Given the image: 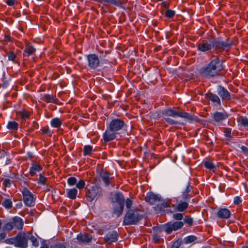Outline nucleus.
Returning a JSON list of instances; mask_svg holds the SVG:
<instances>
[{
  "label": "nucleus",
  "mask_w": 248,
  "mask_h": 248,
  "mask_svg": "<svg viewBox=\"0 0 248 248\" xmlns=\"http://www.w3.org/2000/svg\"><path fill=\"white\" fill-rule=\"evenodd\" d=\"M119 234L114 230L108 232L104 237L105 242L108 244L116 242L118 240Z\"/></svg>",
  "instance_id": "15"
},
{
  "label": "nucleus",
  "mask_w": 248,
  "mask_h": 248,
  "mask_svg": "<svg viewBox=\"0 0 248 248\" xmlns=\"http://www.w3.org/2000/svg\"><path fill=\"white\" fill-rule=\"evenodd\" d=\"M232 46V41L229 39L223 41L220 38H215L213 41L201 40L197 44L198 51L202 53L214 52L216 54L222 53L223 51H228Z\"/></svg>",
  "instance_id": "1"
},
{
  "label": "nucleus",
  "mask_w": 248,
  "mask_h": 248,
  "mask_svg": "<svg viewBox=\"0 0 248 248\" xmlns=\"http://www.w3.org/2000/svg\"><path fill=\"white\" fill-rule=\"evenodd\" d=\"M165 6L166 7H169V5H168V4H166V3H165Z\"/></svg>",
  "instance_id": "63"
},
{
  "label": "nucleus",
  "mask_w": 248,
  "mask_h": 248,
  "mask_svg": "<svg viewBox=\"0 0 248 248\" xmlns=\"http://www.w3.org/2000/svg\"><path fill=\"white\" fill-rule=\"evenodd\" d=\"M153 240L155 243H159L160 242V236L157 233L154 234L153 236Z\"/></svg>",
  "instance_id": "49"
},
{
  "label": "nucleus",
  "mask_w": 248,
  "mask_h": 248,
  "mask_svg": "<svg viewBox=\"0 0 248 248\" xmlns=\"http://www.w3.org/2000/svg\"><path fill=\"white\" fill-rule=\"evenodd\" d=\"M29 240L31 241L32 246L35 247H38L39 245V241L37 239L32 235V232H28Z\"/></svg>",
  "instance_id": "31"
},
{
  "label": "nucleus",
  "mask_w": 248,
  "mask_h": 248,
  "mask_svg": "<svg viewBox=\"0 0 248 248\" xmlns=\"http://www.w3.org/2000/svg\"><path fill=\"white\" fill-rule=\"evenodd\" d=\"M182 246L184 245H193L195 243L196 241L197 240V237L195 235H189L185 237L183 239H178Z\"/></svg>",
  "instance_id": "21"
},
{
  "label": "nucleus",
  "mask_w": 248,
  "mask_h": 248,
  "mask_svg": "<svg viewBox=\"0 0 248 248\" xmlns=\"http://www.w3.org/2000/svg\"><path fill=\"white\" fill-rule=\"evenodd\" d=\"M78 194V190L76 188L71 189H67L66 190L67 197L72 200L76 199L77 195Z\"/></svg>",
  "instance_id": "28"
},
{
  "label": "nucleus",
  "mask_w": 248,
  "mask_h": 248,
  "mask_svg": "<svg viewBox=\"0 0 248 248\" xmlns=\"http://www.w3.org/2000/svg\"><path fill=\"white\" fill-rule=\"evenodd\" d=\"M6 232H4L0 233V242L2 240H3L4 239H5V238L6 237Z\"/></svg>",
  "instance_id": "55"
},
{
  "label": "nucleus",
  "mask_w": 248,
  "mask_h": 248,
  "mask_svg": "<svg viewBox=\"0 0 248 248\" xmlns=\"http://www.w3.org/2000/svg\"><path fill=\"white\" fill-rule=\"evenodd\" d=\"M161 199V196L153 192H149L147 194L145 200L150 204L153 205L157 202H160Z\"/></svg>",
  "instance_id": "18"
},
{
  "label": "nucleus",
  "mask_w": 248,
  "mask_h": 248,
  "mask_svg": "<svg viewBox=\"0 0 248 248\" xmlns=\"http://www.w3.org/2000/svg\"><path fill=\"white\" fill-rule=\"evenodd\" d=\"M15 206H16V208L20 209V208H21L23 206V204L21 202H20L17 203L16 204Z\"/></svg>",
  "instance_id": "57"
},
{
  "label": "nucleus",
  "mask_w": 248,
  "mask_h": 248,
  "mask_svg": "<svg viewBox=\"0 0 248 248\" xmlns=\"http://www.w3.org/2000/svg\"><path fill=\"white\" fill-rule=\"evenodd\" d=\"M27 155L28 156V157L30 158V159H32V158L34 157V155H33V154L32 152H28L27 153Z\"/></svg>",
  "instance_id": "58"
},
{
  "label": "nucleus",
  "mask_w": 248,
  "mask_h": 248,
  "mask_svg": "<svg viewBox=\"0 0 248 248\" xmlns=\"http://www.w3.org/2000/svg\"><path fill=\"white\" fill-rule=\"evenodd\" d=\"M2 181H3V185L5 187H10L11 186L12 183L13 182V181L11 180L10 179L8 178H3L2 179Z\"/></svg>",
  "instance_id": "43"
},
{
  "label": "nucleus",
  "mask_w": 248,
  "mask_h": 248,
  "mask_svg": "<svg viewBox=\"0 0 248 248\" xmlns=\"http://www.w3.org/2000/svg\"><path fill=\"white\" fill-rule=\"evenodd\" d=\"M41 99L46 103H54L58 104L59 101L58 98L49 94H44L42 95Z\"/></svg>",
  "instance_id": "22"
},
{
  "label": "nucleus",
  "mask_w": 248,
  "mask_h": 248,
  "mask_svg": "<svg viewBox=\"0 0 248 248\" xmlns=\"http://www.w3.org/2000/svg\"><path fill=\"white\" fill-rule=\"evenodd\" d=\"M93 151V147L91 145H85L83 148V155L84 156L90 155Z\"/></svg>",
  "instance_id": "35"
},
{
  "label": "nucleus",
  "mask_w": 248,
  "mask_h": 248,
  "mask_svg": "<svg viewBox=\"0 0 248 248\" xmlns=\"http://www.w3.org/2000/svg\"><path fill=\"white\" fill-rule=\"evenodd\" d=\"M229 117L228 114L225 111L221 112L216 111L212 116L214 124L215 125L224 126L223 121L226 120Z\"/></svg>",
  "instance_id": "11"
},
{
  "label": "nucleus",
  "mask_w": 248,
  "mask_h": 248,
  "mask_svg": "<svg viewBox=\"0 0 248 248\" xmlns=\"http://www.w3.org/2000/svg\"><path fill=\"white\" fill-rule=\"evenodd\" d=\"M183 226L184 223L182 221L170 222L164 225V228L167 234H170L172 231H175L182 228Z\"/></svg>",
  "instance_id": "12"
},
{
  "label": "nucleus",
  "mask_w": 248,
  "mask_h": 248,
  "mask_svg": "<svg viewBox=\"0 0 248 248\" xmlns=\"http://www.w3.org/2000/svg\"><path fill=\"white\" fill-rule=\"evenodd\" d=\"M166 211H167L166 213H172V211L170 209H168V210H167Z\"/></svg>",
  "instance_id": "60"
},
{
  "label": "nucleus",
  "mask_w": 248,
  "mask_h": 248,
  "mask_svg": "<svg viewBox=\"0 0 248 248\" xmlns=\"http://www.w3.org/2000/svg\"><path fill=\"white\" fill-rule=\"evenodd\" d=\"M160 202H161L160 203L157 204L154 207V210L156 213H159L164 211L165 208L170 207V204L171 203V200L170 199H165L161 200V199Z\"/></svg>",
  "instance_id": "14"
},
{
  "label": "nucleus",
  "mask_w": 248,
  "mask_h": 248,
  "mask_svg": "<svg viewBox=\"0 0 248 248\" xmlns=\"http://www.w3.org/2000/svg\"><path fill=\"white\" fill-rule=\"evenodd\" d=\"M204 166L207 169L215 171L216 170V168L214 163L210 161H204L203 162Z\"/></svg>",
  "instance_id": "34"
},
{
  "label": "nucleus",
  "mask_w": 248,
  "mask_h": 248,
  "mask_svg": "<svg viewBox=\"0 0 248 248\" xmlns=\"http://www.w3.org/2000/svg\"><path fill=\"white\" fill-rule=\"evenodd\" d=\"M18 124L15 121H10L8 122L7 127L11 130H16L18 129Z\"/></svg>",
  "instance_id": "33"
},
{
  "label": "nucleus",
  "mask_w": 248,
  "mask_h": 248,
  "mask_svg": "<svg viewBox=\"0 0 248 248\" xmlns=\"http://www.w3.org/2000/svg\"><path fill=\"white\" fill-rule=\"evenodd\" d=\"M43 169L42 167L36 163H33L31 164L30 168V174L31 176H35L37 172H39Z\"/></svg>",
  "instance_id": "25"
},
{
  "label": "nucleus",
  "mask_w": 248,
  "mask_h": 248,
  "mask_svg": "<svg viewBox=\"0 0 248 248\" xmlns=\"http://www.w3.org/2000/svg\"><path fill=\"white\" fill-rule=\"evenodd\" d=\"M21 116L22 119H26L29 117V115L26 112H22Z\"/></svg>",
  "instance_id": "56"
},
{
  "label": "nucleus",
  "mask_w": 248,
  "mask_h": 248,
  "mask_svg": "<svg viewBox=\"0 0 248 248\" xmlns=\"http://www.w3.org/2000/svg\"><path fill=\"white\" fill-rule=\"evenodd\" d=\"M124 197L123 193L120 192L115 193L114 197L110 198L112 203L124 205Z\"/></svg>",
  "instance_id": "19"
},
{
  "label": "nucleus",
  "mask_w": 248,
  "mask_h": 248,
  "mask_svg": "<svg viewBox=\"0 0 248 248\" xmlns=\"http://www.w3.org/2000/svg\"><path fill=\"white\" fill-rule=\"evenodd\" d=\"M100 177L106 186H107L110 185L109 174L107 171L102 170L100 173Z\"/></svg>",
  "instance_id": "26"
},
{
  "label": "nucleus",
  "mask_w": 248,
  "mask_h": 248,
  "mask_svg": "<svg viewBox=\"0 0 248 248\" xmlns=\"http://www.w3.org/2000/svg\"><path fill=\"white\" fill-rule=\"evenodd\" d=\"M4 242L7 244L14 245V246L16 247V239H15V237L8 238L5 240Z\"/></svg>",
  "instance_id": "44"
},
{
  "label": "nucleus",
  "mask_w": 248,
  "mask_h": 248,
  "mask_svg": "<svg viewBox=\"0 0 248 248\" xmlns=\"http://www.w3.org/2000/svg\"><path fill=\"white\" fill-rule=\"evenodd\" d=\"M223 69L224 66L219 57L216 56L215 58L211 60L208 64L202 67L199 70V73L202 76L210 79L218 76Z\"/></svg>",
  "instance_id": "3"
},
{
  "label": "nucleus",
  "mask_w": 248,
  "mask_h": 248,
  "mask_svg": "<svg viewBox=\"0 0 248 248\" xmlns=\"http://www.w3.org/2000/svg\"><path fill=\"white\" fill-rule=\"evenodd\" d=\"M112 204L113 214L115 215L117 217H120L123 213L124 205H121L116 203Z\"/></svg>",
  "instance_id": "23"
},
{
  "label": "nucleus",
  "mask_w": 248,
  "mask_h": 248,
  "mask_svg": "<svg viewBox=\"0 0 248 248\" xmlns=\"http://www.w3.org/2000/svg\"><path fill=\"white\" fill-rule=\"evenodd\" d=\"M87 65L90 70L99 71L101 70V62L99 56L95 53H91L85 55Z\"/></svg>",
  "instance_id": "7"
},
{
  "label": "nucleus",
  "mask_w": 248,
  "mask_h": 248,
  "mask_svg": "<svg viewBox=\"0 0 248 248\" xmlns=\"http://www.w3.org/2000/svg\"><path fill=\"white\" fill-rule=\"evenodd\" d=\"M223 132L226 140L228 141L231 140L232 136V129L228 127H225L223 128Z\"/></svg>",
  "instance_id": "32"
},
{
  "label": "nucleus",
  "mask_w": 248,
  "mask_h": 248,
  "mask_svg": "<svg viewBox=\"0 0 248 248\" xmlns=\"http://www.w3.org/2000/svg\"><path fill=\"white\" fill-rule=\"evenodd\" d=\"M193 188V186L190 185L189 180H188L186 189L182 192L183 193L189 194L191 189Z\"/></svg>",
  "instance_id": "45"
},
{
  "label": "nucleus",
  "mask_w": 248,
  "mask_h": 248,
  "mask_svg": "<svg viewBox=\"0 0 248 248\" xmlns=\"http://www.w3.org/2000/svg\"><path fill=\"white\" fill-rule=\"evenodd\" d=\"M76 187L79 189H83L85 186V182L84 180L80 179L76 185Z\"/></svg>",
  "instance_id": "42"
},
{
  "label": "nucleus",
  "mask_w": 248,
  "mask_h": 248,
  "mask_svg": "<svg viewBox=\"0 0 248 248\" xmlns=\"http://www.w3.org/2000/svg\"><path fill=\"white\" fill-rule=\"evenodd\" d=\"M143 217L141 211L137 209H129L126 211L123 221V225L137 224Z\"/></svg>",
  "instance_id": "5"
},
{
  "label": "nucleus",
  "mask_w": 248,
  "mask_h": 248,
  "mask_svg": "<svg viewBox=\"0 0 248 248\" xmlns=\"http://www.w3.org/2000/svg\"><path fill=\"white\" fill-rule=\"evenodd\" d=\"M242 248H248V246H243Z\"/></svg>",
  "instance_id": "62"
},
{
  "label": "nucleus",
  "mask_w": 248,
  "mask_h": 248,
  "mask_svg": "<svg viewBox=\"0 0 248 248\" xmlns=\"http://www.w3.org/2000/svg\"><path fill=\"white\" fill-rule=\"evenodd\" d=\"M77 179L75 177H70L67 179V183L70 186H73L76 185Z\"/></svg>",
  "instance_id": "39"
},
{
  "label": "nucleus",
  "mask_w": 248,
  "mask_h": 248,
  "mask_svg": "<svg viewBox=\"0 0 248 248\" xmlns=\"http://www.w3.org/2000/svg\"><path fill=\"white\" fill-rule=\"evenodd\" d=\"M241 151L243 152V153L246 155H248V148H247V147L244 146V145H242L241 147Z\"/></svg>",
  "instance_id": "53"
},
{
  "label": "nucleus",
  "mask_w": 248,
  "mask_h": 248,
  "mask_svg": "<svg viewBox=\"0 0 248 248\" xmlns=\"http://www.w3.org/2000/svg\"><path fill=\"white\" fill-rule=\"evenodd\" d=\"M50 124L53 127L59 128L62 124V121L59 118H54L51 120Z\"/></svg>",
  "instance_id": "30"
},
{
  "label": "nucleus",
  "mask_w": 248,
  "mask_h": 248,
  "mask_svg": "<svg viewBox=\"0 0 248 248\" xmlns=\"http://www.w3.org/2000/svg\"><path fill=\"white\" fill-rule=\"evenodd\" d=\"M35 51L36 49L32 45L28 43L25 46L23 54V57H28L31 55H33L35 54Z\"/></svg>",
  "instance_id": "24"
},
{
  "label": "nucleus",
  "mask_w": 248,
  "mask_h": 248,
  "mask_svg": "<svg viewBox=\"0 0 248 248\" xmlns=\"http://www.w3.org/2000/svg\"><path fill=\"white\" fill-rule=\"evenodd\" d=\"M132 204H133V201L131 199L127 198L126 199L125 206H126V208L128 210L131 209V207Z\"/></svg>",
  "instance_id": "46"
},
{
  "label": "nucleus",
  "mask_w": 248,
  "mask_h": 248,
  "mask_svg": "<svg viewBox=\"0 0 248 248\" xmlns=\"http://www.w3.org/2000/svg\"><path fill=\"white\" fill-rule=\"evenodd\" d=\"M242 202L241 198L239 196H236L234 198L233 203L235 205H238Z\"/></svg>",
  "instance_id": "52"
},
{
  "label": "nucleus",
  "mask_w": 248,
  "mask_h": 248,
  "mask_svg": "<svg viewBox=\"0 0 248 248\" xmlns=\"http://www.w3.org/2000/svg\"><path fill=\"white\" fill-rule=\"evenodd\" d=\"M17 176H18L17 174H14V176H12V177H11V178H17Z\"/></svg>",
  "instance_id": "61"
},
{
  "label": "nucleus",
  "mask_w": 248,
  "mask_h": 248,
  "mask_svg": "<svg viewBox=\"0 0 248 248\" xmlns=\"http://www.w3.org/2000/svg\"><path fill=\"white\" fill-rule=\"evenodd\" d=\"M172 217L175 220H181L183 218V214L180 213L174 214Z\"/></svg>",
  "instance_id": "47"
},
{
  "label": "nucleus",
  "mask_w": 248,
  "mask_h": 248,
  "mask_svg": "<svg viewBox=\"0 0 248 248\" xmlns=\"http://www.w3.org/2000/svg\"><path fill=\"white\" fill-rule=\"evenodd\" d=\"M41 130L44 134H47L48 136H51V130L49 129L48 126L42 127Z\"/></svg>",
  "instance_id": "48"
},
{
  "label": "nucleus",
  "mask_w": 248,
  "mask_h": 248,
  "mask_svg": "<svg viewBox=\"0 0 248 248\" xmlns=\"http://www.w3.org/2000/svg\"><path fill=\"white\" fill-rule=\"evenodd\" d=\"M181 246H182V245L180 244V242H179V241L177 239L176 241H174L173 243L171 248H179V247H180Z\"/></svg>",
  "instance_id": "51"
},
{
  "label": "nucleus",
  "mask_w": 248,
  "mask_h": 248,
  "mask_svg": "<svg viewBox=\"0 0 248 248\" xmlns=\"http://www.w3.org/2000/svg\"><path fill=\"white\" fill-rule=\"evenodd\" d=\"M24 226L23 220L19 217L15 216L9 221L5 222L2 226V230L9 232L13 230L22 231Z\"/></svg>",
  "instance_id": "6"
},
{
  "label": "nucleus",
  "mask_w": 248,
  "mask_h": 248,
  "mask_svg": "<svg viewBox=\"0 0 248 248\" xmlns=\"http://www.w3.org/2000/svg\"><path fill=\"white\" fill-rule=\"evenodd\" d=\"M85 197L89 202H92L96 198L102 195V189L97 185L90 186L89 188L86 187Z\"/></svg>",
  "instance_id": "8"
},
{
  "label": "nucleus",
  "mask_w": 248,
  "mask_h": 248,
  "mask_svg": "<svg viewBox=\"0 0 248 248\" xmlns=\"http://www.w3.org/2000/svg\"><path fill=\"white\" fill-rule=\"evenodd\" d=\"M184 222L186 224H187L189 226L193 225V218L189 216H186L184 218Z\"/></svg>",
  "instance_id": "38"
},
{
  "label": "nucleus",
  "mask_w": 248,
  "mask_h": 248,
  "mask_svg": "<svg viewBox=\"0 0 248 248\" xmlns=\"http://www.w3.org/2000/svg\"><path fill=\"white\" fill-rule=\"evenodd\" d=\"M175 15V12L170 9H167L165 12V16L169 18L173 17Z\"/></svg>",
  "instance_id": "37"
},
{
  "label": "nucleus",
  "mask_w": 248,
  "mask_h": 248,
  "mask_svg": "<svg viewBox=\"0 0 248 248\" xmlns=\"http://www.w3.org/2000/svg\"><path fill=\"white\" fill-rule=\"evenodd\" d=\"M218 95L221 97L222 100L229 101L231 99L230 93L224 87L219 85L217 90Z\"/></svg>",
  "instance_id": "17"
},
{
  "label": "nucleus",
  "mask_w": 248,
  "mask_h": 248,
  "mask_svg": "<svg viewBox=\"0 0 248 248\" xmlns=\"http://www.w3.org/2000/svg\"><path fill=\"white\" fill-rule=\"evenodd\" d=\"M162 114L164 120L168 124L170 125H184V124L183 123H180L178 121H176L170 118V117L173 118L181 117L186 119L190 122H191L193 121H197V117L194 116V115H192L189 113L177 111L171 108L164 110L162 111Z\"/></svg>",
  "instance_id": "2"
},
{
  "label": "nucleus",
  "mask_w": 248,
  "mask_h": 248,
  "mask_svg": "<svg viewBox=\"0 0 248 248\" xmlns=\"http://www.w3.org/2000/svg\"><path fill=\"white\" fill-rule=\"evenodd\" d=\"M8 59L9 61L14 62L16 58V54L13 51H10L7 53Z\"/></svg>",
  "instance_id": "41"
},
{
  "label": "nucleus",
  "mask_w": 248,
  "mask_h": 248,
  "mask_svg": "<svg viewBox=\"0 0 248 248\" xmlns=\"http://www.w3.org/2000/svg\"><path fill=\"white\" fill-rule=\"evenodd\" d=\"M216 217L219 219H228L230 218L232 214L231 211L226 207H219L215 213Z\"/></svg>",
  "instance_id": "13"
},
{
  "label": "nucleus",
  "mask_w": 248,
  "mask_h": 248,
  "mask_svg": "<svg viewBox=\"0 0 248 248\" xmlns=\"http://www.w3.org/2000/svg\"><path fill=\"white\" fill-rule=\"evenodd\" d=\"M46 177H45L42 174H39V178L38 181V184L42 185H45L46 184Z\"/></svg>",
  "instance_id": "40"
},
{
  "label": "nucleus",
  "mask_w": 248,
  "mask_h": 248,
  "mask_svg": "<svg viewBox=\"0 0 248 248\" xmlns=\"http://www.w3.org/2000/svg\"><path fill=\"white\" fill-rule=\"evenodd\" d=\"M188 207V203L185 201L180 202L175 207V211L184 212Z\"/></svg>",
  "instance_id": "27"
},
{
  "label": "nucleus",
  "mask_w": 248,
  "mask_h": 248,
  "mask_svg": "<svg viewBox=\"0 0 248 248\" xmlns=\"http://www.w3.org/2000/svg\"><path fill=\"white\" fill-rule=\"evenodd\" d=\"M40 248H49V246L46 243H42Z\"/></svg>",
  "instance_id": "59"
},
{
  "label": "nucleus",
  "mask_w": 248,
  "mask_h": 248,
  "mask_svg": "<svg viewBox=\"0 0 248 248\" xmlns=\"http://www.w3.org/2000/svg\"><path fill=\"white\" fill-rule=\"evenodd\" d=\"M125 128H126V124L122 119H112L103 134V140L105 142H108L114 140L116 138V134Z\"/></svg>",
  "instance_id": "4"
},
{
  "label": "nucleus",
  "mask_w": 248,
  "mask_h": 248,
  "mask_svg": "<svg viewBox=\"0 0 248 248\" xmlns=\"http://www.w3.org/2000/svg\"><path fill=\"white\" fill-rule=\"evenodd\" d=\"M202 248H205V247H202Z\"/></svg>",
  "instance_id": "64"
},
{
  "label": "nucleus",
  "mask_w": 248,
  "mask_h": 248,
  "mask_svg": "<svg viewBox=\"0 0 248 248\" xmlns=\"http://www.w3.org/2000/svg\"><path fill=\"white\" fill-rule=\"evenodd\" d=\"M28 232H19L15 236L16 239V247L19 248H27L29 240Z\"/></svg>",
  "instance_id": "10"
},
{
  "label": "nucleus",
  "mask_w": 248,
  "mask_h": 248,
  "mask_svg": "<svg viewBox=\"0 0 248 248\" xmlns=\"http://www.w3.org/2000/svg\"><path fill=\"white\" fill-rule=\"evenodd\" d=\"M239 125L244 127H248V118L247 117H241Z\"/></svg>",
  "instance_id": "36"
},
{
  "label": "nucleus",
  "mask_w": 248,
  "mask_h": 248,
  "mask_svg": "<svg viewBox=\"0 0 248 248\" xmlns=\"http://www.w3.org/2000/svg\"><path fill=\"white\" fill-rule=\"evenodd\" d=\"M182 195L183 200L185 202L190 200V199L192 197V195L190 194L182 193Z\"/></svg>",
  "instance_id": "50"
},
{
  "label": "nucleus",
  "mask_w": 248,
  "mask_h": 248,
  "mask_svg": "<svg viewBox=\"0 0 248 248\" xmlns=\"http://www.w3.org/2000/svg\"><path fill=\"white\" fill-rule=\"evenodd\" d=\"M205 97L209 101H211L215 105H221L220 99L216 94L209 92L205 94Z\"/></svg>",
  "instance_id": "20"
},
{
  "label": "nucleus",
  "mask_w": 248,
  "mask_h": 248,
  "mask_svg": "<svg viewBox=\"0 0 248 248\" xmlns=\"http://www.w3.org/2000/svg\"><path fill=\"white\" fill-rule=\"evenodd\" d=\"M23 201L25 204L28 207H32L35 203V198L34 195L26 187L21 191Z\"/></svg>",
  "instance_id": "9"
},
{
  "label": "nucleus",
  "mask_w": 248,
  "mask_h": 248,
  "mask_svg": "<svg viewBox=\"0 0 248 248\" xmlns=\"http://www.w3.org/2000/svg\"><path fill=\"white\" fill-rule=\"evenodd\" d=\"M1 204L6 209L9 210L13 206V202L11 199L4 198L2 199Z\"/></svg>",
  "instance_id": "29"
},
{
  "label": "nucleus",
  "mask_w": 248,
  "mask_h": 248,
  "mask_svg": "<svg viewBox=\"0 0 248 248\" xmlns=\"http://www.w3.org/2000/svg\"><path fill=\"white\" fill-rule=\"evenodd\" d=\"M16 0H7L6 4L10 6H13L15 3Z\"/></svg>",
  "instance_id": "54"
},
{
  "label": "nucleus",
  "mask_w": 248,
  "mask_h": 248,
  "mask_svg": "<svg viewBox=\"0 0 248 248\" xmlns=\"http://www.w3.org/2000/svg\"><path fill=\"white\" fill-rule=\"evenodd\" d=\"M93 239V236L86 232L80 233L77 236V239L80 243L89 244L92 242Z\"/></svg>",
  "instance_id": "16"
}]
</instances>
